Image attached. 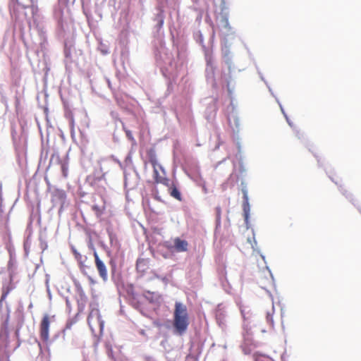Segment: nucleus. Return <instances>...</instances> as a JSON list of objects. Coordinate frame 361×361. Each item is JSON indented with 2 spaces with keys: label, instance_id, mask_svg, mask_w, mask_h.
Instances as JSON below:
<instances>
[{
  "label": "nucleus",
  "instance_id": "f257e3e1",
  "mask_svg": "<svg viewBox=\"0 0 361 361\" xmlns=\"http://www.w3.org/2000/svg\"><path fill=\"white\" fill-rule=\"evenodd\" d=\"M164 5L162 2L158 3L154 8V13L152 18L153 22L152 35L155 40L154 42V53L155 63L159 67L161 73L166 78H168V90L172 85V80L178 75L179 70L183 66L185 59V47L180 44L178 39H175L173 32L171 30V35L173 45L175 47L176 56L169 54L165 47L164 24L165 21Z\"/></svg>",
  "mask_w": 361,
  "mask_h": 361
},
{
  "label": "nucleus",
  "instance_id": "f03ea898",
  "mask_svg": "<svg viewBox=\"0 0 361 361\" xmlns=\"http://www.w3.org/2000/svg\"><path fill=\"white\" fill-rule=\"evenodd\" d=\"M228 18V9L225 6L224 2H223L221 6V12L217 16V25L220 30L222 60L224 64L227 66L228 71V75L225 78V82L228 94L231 97L234 91V86L231 87V73L234 68V65L231 47L235 39V31L231 26Z\"/></svg>",
  "mask_w": 361,
  "mask_h": 361
},
{
  "label": "nucleus",
  "instance_id": "7ed1b4c3",
  "mask_svg": "<svg viewBox=\"0 0 361 361\" xmlns=\"http://www.w3.org/2000/svg\"><path fill=\"white\" fill-rule=\"evenodd\" d=\"M190 319L187 307L181 302L176 301L173 314L172 331L174 335L183 336L187 331Z\"/></svg>",
  "mask_w": 361,
  "mask_h": 361
},
{
  "label": "nucleus",
  "instance_id": "20e7f679",
  "mask_svg": "<svg viewBox=\"0 0 361 361\" xmlns=\"http://www.w3.org/2000/svg\"><path fill=\"white\" fill-rule=\"evenodd\" d=\"M309 151L312 152L314 157L316 158L317 161V164L319 167H323L326 171V173L329 176V178L331 180L332 182H334L336 185L338 187L339 191L341 192V194L345 197V198L354 206L355 207L360 213L361 214V205L358 202V201L354 197V195L350 192L348 191L345 188H343V186L340 184L339 180L338 178H335L334 176V173L331 171H328V169L324 166V161L322 159V158L313 151L311 150L310 147L308 148Z\"/></svg>",
  "mask_w": 361,
  "mask_h": 361
},
{
  "label": "nucleus",
  "instance_id": "39448f33",
  "mask_svg": "<svg viewBox=\"0 0 361 361\" xmlns=\"http://www.w3.org/2000/svg\"><path fill=\"white\" fill-rule=\"evenodd\" d=\"M240 312L244 319V323L243 324L242 331L243 342L240 345V348L245 355H250L252 352V349L257 347V344L252 338V333L248 322V317H246L244 310H241Z\"/></svg>",
  "mask_w": 361,
  "mask_h": 361
},
{
  "label": "nucleus",
  "instance_id": "423d86ee",
  "mask_svg": "<svg viewBox=\"0 0 361 361\" xmlns=\"http://www.w3.org/2000/svg\"><path fill=\"white\" fill-rule=\"evenodd\" d=\"M106 0H83L82 11L87 20L94 18V16L101 20L102 18V7Z\"/></svg>",
  "mask_w": 361,
  "mask_h": 361
},
{
  "label": "nucleus",
  "instance_id": "0eeeda50",
  "mask_svg": "<svg viewBox=\"0 0 361 361\" xmlns=\"http://www.w3.org/2000/svg\"><path fill=\"white\" fill-rule=\"evenodd\" d=\"M8 319L9 315L0 328V361H10V355L6 350L9 343Z\"/></svg>",
  "mask_w": 361,
  "mask_h": 361
},
{
  "label": "nucleus",
  "instance_id": "6e6552de",
  "mask_svg": "<svg viewBox=\"0 0 361 361\" xmlns=\"http://www.w3.org/2000/svg\"><path fill=\"white\" fill-rule=\"evenodd\" d=\"M187 176L195 183L196 185L200 187L204 194H207L209 190L206 186V182L202 178L200 168L197 165L192 166L185 171Z\"/></svg>",
  "mask_w": 361,
  "mask_h": 361
},
{
  "label": "nucleus",
  "instance_id": "1a4fd4ad",
  "mask_svg": "<svg viewBox=\"0 0 361 361\" xmlns=\"http://www.w3.org/2000/svg\"><path fill=\"white\" fill-rule=\"evenodd\" d=\"M149 161L151 164L153 166V178L154 180V182L156 183H161L166 186L168 187V189L169 188V186L171 185V183L170 179L167 177L164 176L162 177L159 175V173L157 169V160L156 157L154 156H149Z\"/></svg>",
  "mask_w": 361,
  "mask_h": 361
},
{
  "label": "nucleus",
  "instance_id": "9d476101",
  "mask_svg": "<svg viewBox=\"0 0 361 361\" xmlns=\"http://www.w3.org/2000/svg\"><path fill=\"white\" fill-rule=\"evenodd\" d=\"M66 198V194L64 190L61 189H56L54 190L51 195V202L53 207L59 205V214L63 211V204Z\"/></svg>",
  "mask_w": 361,
  "mask_h": 361
},
{
  "label": "nucleus",
  "instance_id": "9b49d317",
  "mask_svg": "<svg viewBox=\"0 0 361 361\" xmlns=\"http://www.w3.org/2000/svg\"><path fill=\"white\" fill-rule=\"evenodd\" d=\"M50 321L48 314H45L39 326V336L42 341L48 345L49 342V332Z\"/></svg>",
  "mask_w": 361,
  "mask_h": 361
},
{
  "label": "nucleus",
  "instance_id": "f8f14e48",
  "mask_svg": "<svg viewBox=\"0 0 361 361\" xmlns=\"http://www.w3.org/2000/svg\"><path fill=\"white\" fill-rule=\"evenodd\" d=\"M98 306L97 302L90 305V311L87 317V321L89 322L91 319L95 317L99 323L100 331H102L104 327V321L102 319Z\"/></svg>",
  "mask_w": 361,
  "mask_h": 361
},
{
  "label": "nucleus",
  "instance_id": "ddd939ff",
  "mask_svg": "<svg viewBox=\"0 0 361 361\" xmlns=\"http://www.w3.org/2000/svg\"><path fill=\"white\" fill-rule=\"evenodd\" d=\"M215 66L214 65L211 59L207 60V67L205 69V77L208 83H210L212 87L216 86L215 78Z\"/></svg>",
  "mask_w": 361,
  "mask_h": 361
},
{
  "label": "nucleus",
  "instance_id": "4468645a",
  "mask_svg": "<svg viewBox=\"0 0 361 361\" xmlns=\"http://www.w3.org/2000/svg\"><path fill=\"white\" fill-rule=\"evenodd\" d=\"M36 30L37 32V35L39 37V44L40 47V51L44 54V51L46 49V47L47 44V31L44 29V26L39 23H37L36 25Z\"/></svg>",
  "mask_w": 361,
  "mask_h": 361
},
{
  "label": "nucleus",
  "instance_id": "2eb2a0df",
  "mask_svg": "<svg viewBox=\"0 0 361 361\" xmlns=\"http://www.w3.org/2000/svg\"><path fill=\"white\" fill-rule=\"evenodd\" d=\"M215 318L216 323L219 326L220 328L222 329H224L226 328V311L224 310V307H222V305L219 304L216 307L215 310Z\"/></svg>",
  "mask_w": 361,
  "mask_h": 361
},
{
  "label": "nucleus",
  "instance_id": "dca6fc26",
  "mask_svg": "<svg viewBox=\"0 0 361 361\" xmlns=\"http://www.w3.org/2000/svg\"><path fill=\"white\" fill-rule=\"evenodd\" d=\"M94 262L96 268L99 272V276L104 281H107V269L104 262L99 258L98 253H94Z\"/></svg>",
  "mask_w": 361,
  "mask_h": 361
},
{
  "label": "nucleus",
  "instance_id": "f3484780",
  "mask_svg": "<svg viewBox=\"0 0 361 361\" xmlns=\"http://www.w3.org/2000/svg\"><path fill=\"white\" fill-rule=\"evenodd\" d=\"M73 281L75 287L76 292L79 296V299H78V308L80 309L83 307L84 304L87 300V298L82 288L80 283L75 278L73 279Z\"/></svg>",
  "mask_w": 361,
  "mask_h": 361
},
{
  "label": "nucleus",
  "instance_id": "a211bd4d",
  "mask_svg": "<svg viewBox=\"0 0 361 361\" xmlns=\"http://www.w3.org/2000/svg\"><path fill=\"white\" fill-rule=\"evenodd\" d=\"M174 252H183L188 251V243L186 240L182 239L180 237H176L173 239V245Z\"/></svg>",
  "mask_w": 361,
  "mask_h": 361
},
{
  "label": "nucleus",
  "instance_id": "6ab92c4d",
  "mask_svg": "<svg viewBox=\"0 0 361 361\" xmlns=\"http://www.w3.org/2000/svg\"><path fill=\"white\" fill-rule=\"evenodd\" d=\"M286 120L288 123V124L290 126V127L293 129L294 131V133L295 136L300 140L302 143H304L305 145H307V147H309V145L307 144V141L305 139V135L301 133L299 129L293 124V123L290 121V119L288 118L287 114H285Z\"/></svg>",
  "mask_w": 361,
  "mask_h": 361
},
{
  "label": "nucleus",
  "instance_id": "aec40b11",
  "mask_svg": "<svg viewBox=\"0 0 361 361\" xmlns=\"http://www.w3.org/2000/svg\"><path fill=\"white\" fill-rule=\"evenodd\" d=\"M142 296L151 304H157L159 302L160 297L157 293L149 290H144Z\"/></svg>",
  "mask_w": 361,
  "mask_h": 361
},
{
  "label": "nucleus",
  "instance_id": "412c9836",
  "mask_svg": "<svg viewBox=\"0 0 361 361\" xmlns=\"http://www.w3.org/2000/svg\"><path fill=\"white\" fill-rule=\"evenodd\" d=\"M240 187L241 192L243 194L242 205L250 204V202H249L247 183L244 178L241 179Z\"/></svg>",
  "mask_w": 361,
  "mask_h": 361
},
{
  "label": "nucleus",
  "instance_id": "4be33fe9",
  "mask_svg": "<svg viewBox=\"0 0 361 361\" xmlns=\"http://www.w3.org/2000/svg\"><path fill=\"white\" fill-rule=\"evenodd\" d=\"M243 207V215L244 221L247 230L253 228L251 226L250 218V204L242 205Z\"/></svg>",
  "mask_w": 361,
  "mask_h": 361
},
{
  "label": "nucleus",
  "instance_id": "5701e85b",
  "mask_svg": "<svg viewBox=\"0 0 361 361\" xmlns=\"http://www.w3.org/2000/svg\"><path fill=\"white\" fill-rule=\"evenodd\" d=\"M169 195L178 201L183 200V197L180 190L176 185L175 182L171 183V185L168 189Z\"/></svg>",
  "mask_w": 361,
  "mask_h": 361
},
{
  "label": "nucleus",
  "instance_id": "b1692460",
  "mask_svg": "<svg viewBox=\"0 0 361 361\" xmlns=\"http://www.w3.org/2000/svg\"><path fill=\"white\" fill-rule=\"evenodd\" d=\"M106 233L108 234L111 245L119 248L120 247V243H119V241L118 240L117 235L114 232L113 229L111 227H107L106 228Z\"/></svg>",
  "mask_w": 361,
  "mask_h": 361
},
{
  "label": "nucleus",
  "instance_id": "393cba45",
  "mask_svg": "<svg viewBox=\"0 0 361 361\" xmlns=\"http://www.w3.org/2000/svg\"><path fill=\"white\" fill-rule=\"evenodd\" d=\"M252 235H253V240L252 242L250 240V238L247 239V241L251 244V246H252V248L253 249V250L255 252H256L257 254L259 255V256L261 257V258L264 260V262H266L265 259H266V257H265V255H263V253H262L260 249L257 247V242L255 239V229L254 228H252Z\"/></svg>",
  "mask_w": 361,
  "mask_h": 361
},
{
  "label": "nucleus",
  "instance_id": "a878e982",
  "mask_svg": "<svg viewBox=\"0 0 361 361\" xmlns=\"http://www.w3.org/2000/svg\"><path fill=\"white\" fill-rule=\"evenodd\" d=\"M71 42H64L63 53L65 56L66 63L71 62Z\"/></svg>",
  "mask_w": 361,
  "mask_h": 361
},
{
  "label": "nucleus",
  "instance_id": "bb28decb",
  "mask_svg": "<svg viewBox=\"0 0 361 361\" xmlns=\"http://www.w3.org/2000/svg\"><path fill=\"white\" fill-rule=\"evenodd\" d=\"M111 279L117 287H118L121 285H123L121 271L115 273H111Z\"/></svg>",
  "mask_w": 361,
  "mask_h": 361
},
{
  "label": "nucleus",
  "instance_id": "cd10ccee",
  "mask_svg": "<svg viewBox=\"0 0 361 361\" xmlns=\"http://www.w3.org/2000/svg\"><path fill=\"white\" fill-rule=\"evenodd\" d=\"M122 126H123V130L126 133V137L128 138V140H130L131 142L132 146H135L137 145V142L133 135L132 131L128 129L125 126L123 123H122Z\"/></svg>",
  "mask_w": 361,
  "mask_h": 361
},
{
  "label": "nucleus",
  "instance_id": "c85d7f7f",
  "mask_svg": "<svg viewBox=\"0 0 361 361\" xmlns=\"http://www.w3.org/2000/svg\"><path fill=\"white\" fill-rule=\"evenodd\" d=\"M238 161V171L239 173L242 176H245L247 172V169L245 167V163H244V157H240L238 158H236Z\"/></svg>",
  "mask_w": 361,
  "mask_h": 361
},
{
  "label": "nucleus",
  "instance_id": "c756f323",
  "mask_svg": "<svg viewBox=\"0 0 361 361\" xmlns=\"http://www.w3.org/2000/svg\"><path fill=\"white\" fill-rule=\"evenodd\" d=\"M231 117L233 118V122H234V124H235V129H233V131L236 130L237 132H238L239 129H240V118L237 116L236 114H234L233 112L232 114L229 115L228 117V120L229 123H231Z\"/></svg>",
  "mask_w": 361,
  "mask_h": 361
},
{
  "label": "nucleus",
  "instance_id": "7c9ffc66",
  "mask_svg": "<svg viewBox=\"0 0 361 361\" xmlns=\"http://www.w3.org/2000/svg\"><path fill=\"white\" fill-rule=\"evenodd\" d=\"M221 209L220 207H216V228L215 231H216L218 229L221 228Z\"/></svg>",
  "mask_w": 361,
  "mask_h": 361
},
{
  "label": "nucleus",
  "instance_id": "2f4dec72",
  "mask_svg": "<svg viewBox=\"0 0 361 361\" xmlns=\"http://www.w3.org/2000/svg\"><path fill=\"white\" fill-rule=\"evenodd\" d=\"M255 361H273L269 356L255 352L253 355Z\"/></svg>",
  "mask_w": 361,
  "mask_h": 361
},
{
  "label": "nucleus",
  "instance_id": "473e14b6",
  "mask_svg": "<svg viewBox=\"0 0 361 361\" xmlns=\"http://www.w3.org/2000/svg\"><path fill=\"white\" fill-rule=\"evenodd\" d=\"M110 265V272L115 273L121 271L120 266L118 265V263L115 259H111L109 261Z\"/></svg>",
  "mask_w": 361,
  "mask_h": 361
},
{
  "label": "nucleus",
  "instance_id": "72a5a7b5",
  "mask_svg": "<svg viewBox=\"0 0 361 361\" xmlns=\"http://www.w3.org/2000/svg\"><path fill=\"white\" fill-rule=\"evenodd\" d=\"M159 252L164 259H171L173 256L174 251L169 250H164L162 248H160Z\"/></svg>",
  "mask_w": 361,
  "mask_h": 361
},
{
  "label": "nucleus",
  "instance_id": "f704fd0d",
  "mask_svg": "<svg viewBox=\"0 0 361 361\" xmlns=\"http://www.w3.org/2000/svg\"><path fill=\"white\" fill-rule=\"evenodd\" d=\"M12 288L7 286L6 288H3L2 290V294L0 298V306H2L3 302L6 300L7 295L9 294V293L11 291Z\"/></svg>",
  "mask_w": 361,
  "mask_h": 361
},
{
  "label": "nucleus",
  "instance_id": "c9c22d12",
  "mask_svg": "<svg viewBox=\"0 0 361 361\" xmlns=\"http://www.w3.org/2000/svg\"><path fill=\"white\" fill-rule=\"evenodd\" d=\"M31 5H30V9L32 12V15L33 18H35L38 13V6H37V0H30Z\"/></svg>",
  "mask_w": 361,
  "mask_h": 361
},
{
  "label": "nucleus",
  "instance_id": "e433bc0d",
  "mask_svg": "<svg viewBox=\"0 0 361 361\" xmlns=\"http://www.w3.org/2000/svg\"><path fill=\"white\" fill-rule=\"evenodd\" d=\"M71 251L75 257V259L77 260L78 264H82V262H83L84 261L82 260V256L81 255V254L73 246H72V247H71Z\"/></svg>",
  "mask_w": 361,
  "mask_h": 361
},
{
  "label": "nucleus",
  "instance_id": "4c0bfd02",
  "mask_svg": "<svg viewBox=\"0 0 361 361\" xmlns=\"http://www.w3.org/2000/svg\"><path fill=\"white\" fill-rule=\"evenodd\" d=\"M173 245V242L171 243L169 240H165L161 244H160V247L162 249L165 248L166 250L174 251Z\"/></svg>",
  "mask_w": 361,
  "mask_h": 361
},
{
  "label": "nucleus",
  "instance_id": "58836bf2",
  "mask_svg": "<svg viewBox=\"0 0 361 361\" xmlns=\"http://www.w3.org/2000/svg\"><path fill=\"white\" fill-rule=\"evenodd\" d=\"M87 244L88 248L93 252V256L94 257V253H97V252L95 247L93 244L92 239V237L90 235L87 238Z\"/></svg>",
  "mask_w": 361,
  "mask_h": 361
},
{
  "label": "nucleus",
  "instance_id": "ea45409f",
  "mask_svg": "<svg viewBox=\"0 0 361 361\" xmlns=\"http://www.w3.org/2000/svg\"><path fill=\"white\" fill-rule=\"evenodd\" d=\"M101 180L100 177L94 178L92 176H88L86 178V183L90 184L91 186L94 185L97 181H99Z\"/></svg>",
  "mask_w": 361,
  "mask_h": 361
},
{
  "label": "nucleus",
  "instance_id": "a19ab883",
  "mask_svg": "<svg viewBox=\"0 0 361 361\" xmlns=\"http://www.w3.org/2000/svg\"><path fill=\"white\" fill-rule=\"evenodd\" d=\"M194 37L197 43L202 44L204 42V37L200 31H197L194 34Z\"/></svg>",
  "mask_w": 361,
  "mask_h": 361
},
{
  "label": "nucleus",
  "instance_id": "79ce46f5",
  "mask_svg": "<svg viewBox=\"0 0 361 361\" xmlns=\"http://www.w3.org/2000/svg\"><path fill=\"white\" fill-rule=\"evenodd\" d=\"M98 49L103 55H106L109 53L108 47L102 42L99 45Z\"/></svg>",
  "mask_w": 361,
  "mask_h": 361
},
{
  "label": "nucleus",
  "instance_id": "37998d69",
  "mask_svg": "<svg viewBox=\"0 0 361 361\" xmlns=\"http://www.w3.org/2000/svg\"><path fill=\"white\" fill-rule=\"evenodd\" d=\"M236 147H237L238 152H237V153L235 154V157L238 158V157H244L243 154L241 142L240 140H238L236 142Z\"/></svg>",
  "mask_w": 361,
  "mask_h": 361
},
{
  "label": "nucleus",
  "instance_id": "c03bdc74",
  "mask_svg": "<svg viewBox=\"0 0 361 361\" xmlns=\"http://www.w3.org/2000/svg\"><path fill=\"white\" fill-rule=\"evenodd\" d=\"M92 209L95 212V214L97 216L102 215V210L101 207L97 204L92 205Z\"/></svg>",
  "mask_w": 361,
  "mask_h": 361
},
{
  "label": "nucleus",
  "instance_id": "a18cd8bd",
  "mask_svg": "<svg viewBox=\"0 0 361 361\" xmlns=\"http://www.w3.org/2000/svg\"><path fill=\"white\" fill-rule=\"evenodd\" d=\"M61 165L63 176L66 177L68 174V164L63 161L61 164Z\"/></svg>",
  "mask_w": 361,
  "mask_h": 361
},
{
  "label": "nucleus",
  "instance_id": "49530a36",
  "mask_svg": "<svg viewBox=\"0 0 361 361\" xmlns=\"http://www.w3.org/2000/svg\"><path fill=\"white\" fill-rule=\"evenodd\" d=\"M79 267H80V269L81 271V272L85 275V276H88L87 271H86V269H90V267L89 266H87L84 264V262H82V264H79Z\"/></svg>",
  "mask_w": 361,
  "mask_h": 361
},
{
  "label": "nucleus",
  "instance_id": "de8ad7c7",
  "mask_svg": "<svg viewBox=\"0 0 361 361\" xmlns=\"http://www.w3.org/2000/svg\"><path fill=\"white\" fill-rule=\"evenodd\" d=\"M256 68H257V73L259 75V78L261 79V80H262L264 84L266 85V86H268V82L266 80V79L264 78L262 73L260 71L259 68H258L257 66H256Z\"/></svg>",
  "mask_w": 361,
  "mask_h": 361
},
{
  "label": "nucleus",
  "instance_id": "09e8293b",
  "mask_svg": "<svg viewBox=\"0 0 361 361\" xmlns=\"http://www.w3.org/2000/svg\"><path fill=\"white\" fill-rule=\"evenodd\" d=\"M1 102L5 105L6 109H8V98H7L6 94L1 95Z\"/></svg>",
  "mask_w": 361,
  "mask_h": 361
},
{
  "label": "nucleus",
  "instance_id": "8fccbe9b",
  "mask_svg": "<svg viewBox=\"0 0 361 361\" xmlns=\"http://www.w3.org/2000/svg\"><path fill=\"white\" fill-rule=\"evenodd\" d=\"M267 323L269 324L271 326H274V319H273L272 314L267 313Z\"/></svg>",
  "mask_w": 361,
  "mask_h": 361
},
{
  "label": "nucleus",
  "instance_id": "3c124183",
  "mask_svg": "<svg viewBox=\"0 0 361 361\" xmlns=\"http://www.w3.org/2000/svg\"><path fill=\"white\" fill-rule=\"evenodd\" d=\"M152 195L154 197V198L159 201V202H162V200L161 198V197L159 196V192H158V190H155L152 192Z\"/></svg>",
  "mask_w": 361,
  "mask_h": 361
},
{
  "label": "nucleus",
  "instance_id": "603ef678",
  "mask_svg": "<svg viewBox=\"0 0 361 361\" xmlns=\"http://www.w3.org/2000/svg\"><path fill=\"white\" fill-rule=\"evenodd\" d=\"M192 10L195 11H198L199 12V14L197 17V20H200L202 19V11L198 9L196 6H192V7H190Z\"/></svg>",
  "mask_w": 361,
  "mask_h": 361
},
{
  "label": "nucleus",
  "instance_id": "864d4df0",
  "mask_svg": "<svg viewBox=\"0 0 361 361\" xmlns=\"http://www.w3.org/2000/svg\"><path fill=\"white\" fill-rule=\"evenodd\" d=\"M17 94H18V92L16 93V94L15 96V106H16V109H18V107L20 104V99Z\"/></svg>",
  "mask_w": 361,
  "mask_h": 361
},
{
  "label": "nucleus",
  "instance_id": "5fc2aeb1",
  "mask_svg": "<svg viewBox=\"0 0 361 361\" xmlns=\"http://www.w3.org/2000/svg\"><path fill=\"white\" fill-rule=\"evenodd\" d=\"M65 300H66V308L70 312L71 310V304L68 297H65Z\"/></svg>",
  "mask_w": 361,
  "mask_h": 361
},
{
  "label": "nucleus",
  "instance_id": "6e6d98bb",
  "mask_svg": "<svg viewBox=\"0 0 361 361\" xmlns=\"http://www.w3.org/2000/svg\"><path fill=\"white\" fill-rule=\"evenodd\" d=\"M144 360L145 361H157L154 357L149 355H145Z\"/></svg>",
  "mask_w": 361,
  "mask_h": 361
},
{
  "label": "nucleus",
  "instance_id": "4d7b16f0",
  "mask_svg": "<svg viewBox=\"0 0 361 361\" xmlns=\"http://www.w3.org/2000/svg\"><path fill=\"white\" fill-rule=\"evenodd\" d=\"M6 93L5 85L3 83H0V95Z\"/></svg>",
  "mask_w": 361,
  "mask_h": 361
},
{
  "label": "nucleus",
  "instance_id": "13d9d810",
  "mask_svg": "<svg viewBox=\"0 0 361 361\" xmlns=\"http://www.w3.org/2000/svg\"><path fill=\"white\" fill-rule=\"evenodd\" d=\"M276 102L279 104V106H280V109H281V112H282V114H283V116H285V114H286V113L285 112V111H284V109H283V106L281 105V102H280L279 99H278V97H276Z\"/></svg>",
  "mask_w": 361,
  "mask_h": 361
},
{
  "label": "nucleus",
  "instance_id": "bf43d9fd",
  "mask_svg": "<svg viewBox=\"0 0 361 361\" xmlns=\"http://www.w3.org/2000/svg\"><path fill=\"white\" fill-rule=\"evenodd\" d=\"M4 118L0 117V131H2L4 127Z\"/></svg>",
  "mask_w": 361,
  "mask_h": 361
},
{
  "label": "nucleus",
  "instance_id": "052dcab7",
  "mask_svg": "<svg viewBox=\"0 0 361 361\" xmlns=\"http://www.w3.org/2000/svg\"><path fill=\"white\" fill-rule=\"evenodd\" d=\"M157 166L159 167V169L161 170V171L163 173V174L165 176L166 175V170L164 168V166L161 164H159L158 162H157Z\"/></svg>",
  "mask_w": 361,
  "mask_h": 361
},
{
  "label": "nucleus",
  "instance_id": "680f3d73",
  "mask_svg": "<svg viewBox=\"0 0 361 361\" xmlns=\"http://www.w3.org/2000/svg\"><path fill=\"white\" fill-rule=\"evenodd\" d=\"M153 324H154L155 326L159 327V328H160V327H161V326H162V324H161V322H159V320H155V321H154Z\"/></svg>",
  "mask_w": 361,
  "mask_h": 361
},
{
  "label": "nucleus",
  "instance_id": "e2e57ef3",
  "mask_svg": "<svg viewBox=\"0 0 361 361\" xmlns=\"http://www.w3.org/2000/svg\"><path fill=\"white\" fill-rule=\"evenodd\" d=\"M125 161H126V163H131V162H132V157H131L130 154H128L126 156V159H125Z\"/></svg>",
  "mask_w": 361,
  "mask_h": 361
},
{
  "label": "nucleus",
  "instance_id": "0e129e2a",
  "mask_svg": "<svg viewBox=\"0 0 361 361\" xmlns=\"http://www.w3.org/2000/svg\"><path fill=\"white\" fill-rule=\"evenodd\" d=\"M40 240H42V239L40 238ZM48 247L47 245V243L46 242H42L41 241V247L43 250H44L45 249H47Z\"/></svg>",
  "mask_w": 361,
  "mask_h": 361
},
{
  "label": "nucleus",
  "instance_id": "69168bd1",
  "mask_svg": "<svg viewBox=\"0 0 361 361\" xmlns=\"http://www.w3.org/2000/svg\"><path fill=\"white\" fill-rule=\"evenodd\" d=\"M107 354L109 357H111L113 354V350L111 347L107 346Z\"/></svg>",
  "mask_w": 361,
  "mask_h": 361
},
{
  "label": "nucleus",
  "instance_id": "338daca9",
  "mask_svg": "<svg viewBox=\"0 0 361 361\" xmlns=\"http://www.w3.org/2000/svg\"><path fill=\"white\" fill-rule=\"evenodd\" d=\"M268 90H269V92H270V94H271L272 97H274L275 99L276 97H277L275 94L274 93L271 87H270V85L268 84V86H267Z\"/></svg>",
  "mask_w": 361,
  "mask_h": 361
},
{
  "label": "nucleus",
  "instance_id": "774afa93",
  "mask_svg": "<svg viewBox=\"0 0 361 361\" xmlns=\"http://www.w3.org/2000/svg\"><path fill=\"white\" fill-rule=\"evenodd\" d=\"M99 245L104 249L106 250L107 248L106 245L103 241H99Z\"/></svg>",
  "mask_w": 361,
  "mask_h": 361
}]
</instances>
